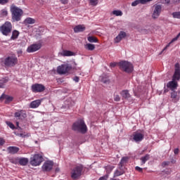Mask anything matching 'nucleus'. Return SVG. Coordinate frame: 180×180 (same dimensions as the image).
Segmentation results:
<instances>
[{
	"label": "nucleus",
	"instance_id": "f257e3e1",
	"mask_svg": "<svg viewBox=\"0 0 180 180\" xmlns=\"http://www.w3.org/2000/svg\"><path fill=\"white\" fill-rule=\"evenodd\" d=\"M180 79V65L179 63L175 64L174 73L172 77V80L169 82L167 84V88L171 91H175L178 88V81Z\"/></svg>",
	"mask_w": 180,
	"mask_h": 180
},
{
	"label": "nucleus",
	"instance_id": "f03ea898",
	"mask_svg": "<svg viewBox=\"0 0 180 180\" xmlns=\"http://www.w3.org/2000/svg\"><path fill=\"white\" fill-rule=\"evenodd\" d=\"M18 63V58L15 55L7 56L0 60V65L4 68H12Z\"/></svg>",
	"mask_w": 180,
	"mask_h": 180
},
{
	"label": "nucleus",
	"instance_id": "7ed1b4c3",
	"mask_svg": "<svg viewBox=\"0 0 180 180\" xmlns=\"http://www.w3.org/2000/svg\"><path fill=\"white\" fill-rule=\"evenodd\" d=\"M13 22H19L22 19V15H23V10L16 6L15 4H12L10 7Z\"/></svg>",
	"mask_w": 180,
	"mask_h": 180
},
{
	"label": "nucleus",
	"instance_id": "20e7f679",
	"mask_svg": "<svg viewBox=\"0 0 180 180\" xmlns=\"http://www.w3.org/2000/svg\"><path fill=\"white\" fill-rule=\"evenodd\" d=\"M72 129L75 130V131H79L80 133L85 134V132L87 131L88 128L83 120H79L73 124Z\"/></svg>",
	"mask_w": 180,
	"mask_h": 180
},
{
	"label": "nucleus",
	"instance_id": "39448f33",
	"mask_svg": "<svg viewBox=\"0 0 180 180\" xmlns=\"http://www.w3.org/2000/svg\"><path fill=\"white\" fill-rule=\"evenodd\" d=\"M120 69L124 72H127L130 74V72H133L134 67L131 63L128 61H121L119 63Z\"/></svg>",
	"mask_w": 180,
	"mask_h": 180
},
{
	"label": "nucleus",
	"instance_id": "423d86ee",
	"mask_svg": "<svg viewBox=\"0 0 180 180\" xmlns=\"http://www.w3.org/2000/svg\"><path fill=\"white\" fill-rule=\"evenodd\" d=\"M0 32L4 36H9L12 32V23L9 21L6 22L0 27Z\"/></svg>",
	"mask_w": 180,
	"mask_h": 180
},
{
	"label": "nucleus",
	"instance_id": "0eeeda50",
	"mask_svg": "<svg viewBox=\"0 0 180 180\" xmlns=\"http://www.w3.org/2000/svg\"><path fill=\"white\" fill-rule=\"evenodd\" d=\"M84 167L82 165H79L75 167L71 171V178L72 179H78L81 175H82V170Z\"/></svg>",
	"mask_w": 180,
	"mask_h": 180
},
{
	"label": "nucleus",
	"instance_id": "6e6552de",
	"mask_svg": "<svg viewBox=\"0 0 180 180\" xmlns=\"http://www.w3.org/2000/svg\"><path fill=\"white\" fill-rule=\"evenodd\" d=\"M43 162V156L40 154H36L30 158V163L32 167H38Z\"/></svg>",
	"mask_w": 180,
	"mask_h": 180
},
{
	"label": "nucleus",
	"instance_id": "1a4fd4ad",
	"mask_svg": "<svg viewBox=\"0 0 180 180\" xmlns=\"http://www.w3.org/2000/svg\"><path fill=\"white\" fill-rule=\"evenodd\" d=\"M41 49V44H31L30 46L27 49V53H34L36 51H38V50Z\"/></svg>",
	"mask_w": 180,
	"mask_h": 180
},
{
	"label": "nucleus",
	"instance_id": "9d476101",
	"mask_svg": "<svg viewBox=\"0 0 180 180\" xmlns=\"http://www.w3.org/2000/svg\"><path fill=\"white\" fill-rule=\"evenodd\" d=\"M53 165H54L53 161H46L41 167L42 171H44L45 172H49V171H51V169H53Z\"/></svg>",
	"mask_w": 180,
	"mask_h": 180
},
{
	"label": "nucleus",
	"instance_id": "9b49d317",
	"mask_svg": "<svg viewBox=\"0 0 180 180\" xmlns=\"http://www.w3.org/2000/svg\"><path fill=\"white\" fill-rule=\"evenodd\" d=\"M70 67L68 66V65H62L60 66H58L57 68V72L58 74H67V72H69V70H70Z\"/></svg>",
	"mask_w": 180,
	"mask_h": 180
},
{
	"label": "nucleus",
	"instance_id": "f8f14e48",
	"mask_svg": "<svg viewBox=\"0 0 180 180\" xmlns=\"http://www.w3.org/2000/svg\"><path fill=\"white\" fill-rule=\"evenodd\" d=\"M126 36H127L126 32L120 31L118 35L114 39L115 43H120L123 39L126 38Z\"/></svg>",
	"mask_w": 180,
	"mask_h": 180
},
{
	"label": "nucleus",
	"instance_id": "ddd939ff",
	"mask_svg": "<svg viewBox=\"0 0 180 180\" xmlns=\"http://www.w3.org/2000/svg\"><path fill=\"white\" fill-rule=\"evenodd\" d=\"M144 139V134L141 132H134L133 135V140L136 141V143H140V141H143Z\"/></svg>",
	"mask_w": 180,
	"mask_h": 180
},
{
	"label": "nucleus",
	"instance_id": "4468645a",
	"mask_svg": "<svg viewBox=\"0 0 180 180\" xmlns=\"http://www.w3.org/2000/svg\"><path fill=\"white\" fill-rule=\"evenodd\" d=\"M32 89L33 92H43V91L45 89V87L43 86V84H36L32 86Z\"/></svg>",
	"mask_w": 180,
	"mask_h": 180
},
{
	"label": "nucleus",
	"instance_id": "2eb2a0df",
	"mask_svg": "<svg viewBox=\"0 0 180 180\" xmlns=\"http://www.w3.org/2000/svg\"><path fill=\"white\" fill-rule=\"evenodd\" d=\"M161 9H162L161 6L160 5L155 6V9L153 11V13L152 15L153 19H157L158 16H160V13H161Z\"/></svg>",
	"mask_w": 180,
	"mask_h": 180
},
{
	"label": "nucleus",
	"instance_id": "dca6fc26",
	"mask_svg": "<svg viewBox=\"0 0 180 180\" xmlns=\"http://www.w3.org/2000/svg\"><path fill=\"white\" fill-rule=\"evenodd\" d=\"M4 99H5V103H9L10 102H12V101H13V97L11 96H6V95H1V96L0 97V102H2V101H4Z\"/></svg>",
	"mask_w": 180,
	"mask_h": 180
},
{
	"label": "nucleus",
	"instance_id": "f3484780",
	"mask_svg": "<svg viewBox=\"0 0 180 180\" xmlns=\"http://www.w3.org/2000/svg\"><path fill=\"white\" fill-rule=\"evenodd\" d=\"M20 148L16 146H9L7 148V151L8 154H18L19 153Z\"/></svg>",
	"mask_w": 180,
	"mask_h": 180
},
{
	"label": "nucleus",
	"instance_id": "a211bd4d",
	"mask_svg": "<svg viewBox=\"0 0 180 180\" xmlns=\"http://www.w3.org/2000/svg\"><path fill=\"white\" fill-rule=\"evenodd\" d=\"M59 55H60L62 57H71L74 56V52L71 51L64 50L62 52H60Z\"/></svg>",
	"mask_w": 180,
	"mask_h": 180
},
{
	"label": "nucleus",
	"instance_id": "6ab92c4d",
	"mask_svg": "<svg viewBox=\"0 0 180 180\" xmlns=\"http://www.w3.org/2000/svg\"><path fill=\"white\" fill-rule=\"evenodd\" d=\"M171 93V98L172 99V101L174 102V103H176L178 101H179V96H178V92L175 91V90L172 91Z\"/></svg>",
	"mask_w": 180,
	"mask_h": 180
},
{
	"label": "nucleus",
	"instance_id": "aec40b11",
	"mask_svg": "<svg viewBox=\"0 0 180 180\" xmlns=\"http://www.w3.org/2000/svg\"><path fill=\"white\" fill-rule=\"evenodd\" d=\"M15 117H18L19 119H25L26 117V112L24 110H19L15 112Z\"/></svg>",
	"mask_w": 180,
	"mask_h": 180
},
{
	"label": "nucleus",
	"instance_id": "412c9836",
	"mask_svg": "<svg viewBox=\"0 0 180 180\" xmlns=\"http://www.w3.org/2000/svg\"><path fill=\"white\" fill-rule=\"evenodd\" d=\"M41 105V100H35L30 103V108L32 109H36V108H39Z\"/></svg>",
	"mask_w": 180,
	"mask_h": 180
},
{
	"label": "nucleus",
	"instance_id": "4be33fe9",
	"mask_svg": "<svg viewBox=\"0 0 180 180\" xmlns=\"http://www.w3.org/2000/svg\"><path fill=\"white\" fill-rule=\"evenodd\" d=\"M153 0H136L131 3V6H137L139 4L144 5V4H147V2H150Z\"/></svg>",
	"mask_w": 180,
	"mask_h": 180
},
{
	"label": "nucleus",
	"instance_id": "5701e85b",
	"mask_svg": "<svg viewBox=\"0 0 180 180\" xmlns=\"http://www.w3.org/2000/svg\"><path fill=\"white\" fill-rule=\"evenodd\" d=\"M75 105V102L72 101V98H68L65 101V106L66 108H71V106H74Z\"/></svg>",
	"mask_w": 180,
	"mask_h": 180
},
{
	"label": "nucleus",
	"instance_id": "b1692460",
	"mask_svg": "<svg viewBox=\"0 0 180 180\" xmlns=\"http://www.w3.org/2000/svg\"><path fill=\"white\" fill-rule=\"evenodd\" d=\"M121 96H122V99H130V94L127 90H123L120 93Z\"/></svg>",
	"mask_w": 180,
	"mask_h": 180
},
{
	"label": "nucleus",
	"instance_id": "393cba45",
	"mask_svg": "<svg viewBox=\"0 0 180 180\" xmlns=\"http://www.w3.org/2000/svg\"><path fill=\"white\" fill-rule=\"evenodd\" d=\"M84 30H85V26L81 25H77L74 28L75 33H79V32H84Z\"/></svg>",
	"mask_w": 180,
	"mask_h": 180
},
{
	"label": "nucleus",
	"instance_id": "a878e982",
	"mask_svg": "<svg viewBox=\"0 0 180 180\" xmlns=\"http://www.w3.org/2000/svg\"><path fill=\"white\" fill-rule=\"evenodd\" d=\"M25 25H34V23H36V20L32 18H27L24 20Z\"/></svg>",
	"mask_w": 180,
	"mask_h": 180
},
{
	"label": "nucleus",
	"instance_id": "bb28decb",
	"mask_svg": "<svg viewBox=\"0 0 180 180\" xmlns=\"http://www.w3.org/2000/svg\"><path fill=\"white\" fill-rule=\"evenodd\" d=\"M27 162H29V159L27 158H21L19 159L20 165H27Z\"/></svg>",
	"mask_w": 180,
	"mask_h": 180
},
{
	"label": "nucleus",
	"instance_id": "cd10ccee",
	"mask_svg": "<svg viewBox=\"0 0 180 180\" xmlns=\"http://www.w3.org/2000/svg\"><path fill=\"white\" fill-rule=\"evenodd\" d=\"M84 49L89 51H94V50H95V45L92 44H86L84 45Z\"/></svg>",
	"mask_w": 180,
	"mask_h": 180
},
{
	"label": "nucleus",
	"instance_id": "c85d7f7f",
	"mask_svg": "<svg viewBox=\"0 0 180 180\" xmlns=\"http://www.w3.org/2000/svg\"><path fill=\"white\" fill-rule=\"evenodd\" d=\"M18 37H19V31L18 30L13 31L12 36L11 37V40H15Z\"/></svg>",
	"mask_w": 180,
	"mask_h": 180
},
{
	"label": "nucleus",
	"instance_id": "c756f323",
	"mask_svg": "<svg viewBox=\"0 0 180 180\" xmlns=\"http://www.w3.org/2000/svg\"><path fill=\"white\" fill-rule=\"evenodd\" d=\"M123 174H124V170L116 169L114 172V178H116V176H120V175H123Z\"/></svg>",
	"mask_w": 180,
	"mask_h": 180
},
{
	"label": "nucleus",
	"instance_id": "7c9ffc66",
	"mask_svg": "<svg viewBox=\"0 0 180 180\" xmlns=\"http://www.w3.org/2000/svg\"><path fill=\"white\" fill-rule=\"evenodd\" d=\"M149 160H150V155H146L145 156L141 158V164L142 165L146 164V162H147V161H148Z\"/></svg>",
	"mask_w": 180,
	"mask_h": 180
},
{
	"label": "nucleus",
	"instance_id": "2f4dec72",
	"mask_svg": "<svg viewBox=\"0 0 180 180\" xmlns=\"http://www.w3.org/2000/svg\"><path fill=\"white\" fill-rule=\"evenodd\" d=\"M8 81L9 79H8V77L2 78L1 79H0V84H2L0 88H5V84H6V82H8Z\"/></svg>",
	"mask_w": 180,
	"mask_h": 180
},
{
	"label": "nucleus",
	"instance_id": "473e14b6",
	"mask_svg": "<svg viewBox=\"0 0 180 180\" xmlns=\"http://www.w3.org/2000/svg\"><path fill=\"white\" fill-rule=\"evenodd\" d=\"M87 40L89 41V43H98V39L95 37H88Z\"/></svg>",
	"mask_w": 180,
	"mask_h": 180
},
{
	"label": "nucleus",
	"instance_id": "72a5a7b5",
	"mask_svg": "<svg viewBox=\"0 0 180 180\" xmlns=\"http://www.w3.org/2000/svg\"><path fill=\"white\" fill-rule=\"evenodd\" d=\"M127 161H129V158L123 157L120 162V165H124V164H127Z\"/></svg>",
	"mask_w": 180,
	"mask_h": 180
},
{
	"label": "nucleus",
	"instance_id": "f704fd0d",
	"mask_svg": "<svg viewBox=\"0 0 180 180\" xmlns=\"http://www.w3.org/2000/svg\"><path fill=\"white\" fill-rule=\"evenodd\" d=\"M112 15H115V16H122L123 13H122V11L115 10L112 11Z\"/></svg>",
	"mask_w": 180,
	"mask_h": 180
},
{
	"label": "nucleus",
	"instance_id": "c9c22d12",
	"mask_svg": "<svg viewBox=\"0 0 180 180\" xmlns=\"http://www.w3.org/2000/svg\"><path fill=\"white\" fill-rule=\"evenodd\" d=\"M173 18L176 19H180V12H174L172 13Z\"/></svg>",
	"mask_w": 180,
	"mask_h": 180
},
{
	"label": "nucleus",
	"instance_id": "e433bc0d",
	"mask_svg": "<svg viewBox=\"0 0 180 180\" xmlns=\"http://www.w3.org/2000/svg\"><path fill=\"white\" fill-rule=\"evenodd\" d=\"M89 1L92 6H96V5H98V0H89Z\"/></svg>",
	"mask_w": 180,
	"mask_h": 180
},
{
	"label": "nucleus",
	"instance_id": "4c0bfd02",
	"mask_svg": "<svg viewBox=\"0 0 180 180\" xmlns=\"http://www.w3.org/2000/svg\"><path fill=\"white\" fill-rule=\"evenodd\" d=\"M101 82H103V84H109L110 80L108 78H102Z\"/></svg>",
	"mask_w": 180,
	"mask_h": 180
},
{
	"label": "nucleus",
	"instance_id": "58836bf2",
	"mask_svg": "<svg viewBox=\"0 0 180 180\" xmlns=\"http://www.w3.org/2000/svg\"><path fill=\"white\" fill-rule=\"evenodd\" d=\"M1 16H2V17L8 16V11L2 10L1 13Z\"/></svg>",
	"mask_w": 180,
	"mask_h": 180
},
{
	"label": "nucleus",
	"instance_id": "ea45409f",
	"mask_svg": "<svg viewBox=\"0 0 180 180\" xmlns=\"http://www.w3.org/2000/svg\"><path fill=\"white\" fill-rule=\"evenodd\" d=\"M6 124L9 127L10 129H15V125L12 124L11 122H6Z\"/></svg>",
	"mask_w": 180,
	"mask_h": 180
},
{
	"label": "nucleus",
	"instance_id": "a19ab883",
	"mask_svg": "<svg viewBox=\"0 0 180 180\" xmlns=\"http://www.w3.org/2000/svg\"><path fill=\"white\" fill-rule=\"evenodd\" d=\"M114 101L115 102H119L120 101V96L119 95H115L114 96Z\"/></svg>",
	"mask_w": 180,
	"mask_h": 180
},
{
	"label": "nucleus",
	"instance_id": "79ce46f5",
	"mask_svg": "<svg viewBox=\"0 0 180 180\" xmlns=\"http://www.w3.org/2000/svg\"><path fill=\"white\" fill-rule=\"evenodd\" d=\"M171 43H172V42L170 41V42L162 49V51L160 52V54H161L162 53H164V51H165V50H167V49H168V47H169V46H171Z\"/></svg>",
	"mask_w": 180,
	"mask_h": 180
},
{
	"label": "nucleus",
	"instance_id": "37998d69",
	"mask_svg": "<svg viewBox=\"0 0 180 180\" xmlns=\"http://www.w3.org/2000/svg\"><path fill=\"white\" fill-rule=\"evenodd\" d=\"M8 2H9V0H0V5H6Z\"/></svg>",
	"mask_w": 180,
	"mask_h": 180
},
{
	"label": "nucleus",
	"instance_id": "c03bdc74",
	"mask_svg": "<svg viewBox=\"0 0 180 180\" xmlns=\"http://www.w3.org/2000/svg\"><path fill=\"white\" fill-rule=\"evenodd\" d=\"M135 169H136V171H139V172H143V168H141V167H140L136 166V167H135Z\"/></svg>",
	"mask_w": 180,
	"mask_h": 180
},
{
	"label": "nucleus",
	"instance_id": "a18cd8bd",
	"mask_svg": "<svg viewBox=\"0 0 180 180\" xmlns=\"http://www.w3.org/2000/svg\"><path fill=\"white\" fill-rule=\"evenodd\" d=\"M5 144V139L0 138V146H4Z\"/></svg>",
	"mask_w": 180,
	"mask_h": 180
},
{
	"label": "nucleus",
	"instance_id": "49530a36",
	"mask_svg": "<svg viewBox=\"0 0 180 180\" xmlns=\"http://www.w3.org/2000/svg\"><path fill=\"white\" fill-rule=\"evenodd\" d=\"M123 165H120V163H119L118 169H120V171H124V169H123Z\"/></svg>",
	"mask_w": 180,
	"mask_h": 180
},
{
	"label": "nucleus",
	"instance_id": "de8ad7c7",
	"mask_svg": "<svg viewBox=\"0 0 180 180\" xmlns=\"http://www.w3.org/2000/svg\"><path fill=\"white\" fill-rule=\"evenodd\" d=\"M73 81H75V82H79V77H78L77 76H75L73 78Z\"/></svg>",
	"mask_w": 180,
	"mask_h": 180
},
{
	"label": "nucleus",
	"instance_id": "09e8293b",
	"mask_svg": "<svg viewBox=\"0 0 180 180\" xmlns=\"http://www.w3.org/2000/svg\"><path fill=\"white\" fill-rule=\"evenodd\" d=\"M110 67L111 68H115V67H116V63H111L110 64Z\"/></svg>",
	"mask_w": 180,
	"mask_h": 180
},
{
	"label": "nucleus",
	"instance_id": "8fccbe9b",
	"mask_svg": "<svg viewBox=\"0 0 180 180\" xmlns=\"http://www.w3.org/2000/svg\"><path fill=\"white\" fill-rule=\"evenodd\" d=\"M60 2L64 5L68 4V0H60Z\"/></svg>",
	"mask_w": 180,
	"mask_h": 180
},
{
	"label": "nucleus",
	"instance_id": "3c124183",
	"mask_svg": "<svg viewBox=\"0 0 180 180\" xmlns=\"http://www.w3.org/2000/svg\"><path fill=\"white\" fill-rule=\"evenodd\" d=\"M108 179V176H101L99 178V180H107Z\"/></svg>",
	"mask_w": 180,
	"mask_h": 180
},
{
	"label": "nucleus",
	"instance_id": "603ef678",
	"mask_svg": "<svg viewBox=\"0 0 180 180\" xmlns=\"http://www.w3.org/2000/svg\"><path fill=\"white\" fill-rule=\"evenodd\" d=\"M174 154H178V153H179V149H178V148L174 149Z\"/></svg>",
	"mask_w": 180,
	"mask_h": 180
},
{
	"label": "nucleus",
	"instance_id": "864d4df0",
	"mask_svg": "<svg viewBox=\"0 0 180 180\" xmlns=\"http://www.w3.org/2000/svg\"><path fill=\"white\" fill-rule=\"evenodd\" d=\"M22 53H23V51H22V50L18 51V54H22Z\"/></svg>",
	"mask_w": 180,
	"mask_h": 180
},
{
	"label": "nucleus",
	"instance_id": "5fc2aeb1",
	"mask_svg": "<svg viewBox=\"0 0 180 180\" xmlns=\"http://www.w3.org/2000/svg\"><path fill=\"white\" fill-rule=\"evenodd\" d=\"M20 137H26V135L23 134H20Z\"/></svg>",
	"mask_w": 180,
	"mask_h": 180
},
{
	"label": "nucleus",
	"instance_id": "6e6d98bb",
	"mask_svg": "<svg viewBox=\"0 0 180 180\" xmlns=\"http://www.w3.org/2000/svg\"><path fill=\"white\" fill-rule=\"evenodd\" d=\"M10 162H12V164H15V160H13V159H10Z\"/></svg>",
	"mask_w": 180,
	"mask_h": 180
},
{
	"label": "nucleus",
	"instance_id": "4d7b16f0",
	"mask_svg": "<svg viewBox=\"0 0 180 180\" xmlns=\"http://www.w3.org/2000/svg\"><path fill=\"white\" fill-rule=\"evenodd\" d=\"M163 165H168V162H163Z\"/></svg>",
	"mask_w": 180,
	"mask_h": 180
},
{
	"label": "nucleus",
	"instance_id": "13d9d810",
	"mask_svg": "<svg viewBox=\"0 0 180 180\" xmlns=\"http://www.w3.org/2000/svg\"><path fill=\"white\" fill-rule=\"evenodd\" d=\"M165 2H167V4H169V0H165Z\"/></svg>",
	"mask_w": 180,
	"mask_h": 180
},
{
	"label": "nucleus",
	"instance_id": "bf43d9fd",
	"mask_svg": "<svg viewBox=\"0 0 180 180\" xmlns=\"http://www.w3.org/2000/svg\"><path fill=\"white\" fill-rule=\"evenodd\" d=\"M16 125H17V126H19V122H16Z\"/></svg>",
	"mask_w": 180,
	"mask_h": 180
},
{
	"label": "nucleus",
	"instance_id": "052dcab7",
	"mask_svg": "<svg viewBox=\"0 0 180 180\" xmlns=\"http://www.w3.org/2000/svg\"><path fill=\"white\" fill-rule=\"evenodd\" d=\"M0 86H2V84L0 83Z\"/></svg>",
	"mask_w": 180,
	"mask_h": 180
}]
</instances>
